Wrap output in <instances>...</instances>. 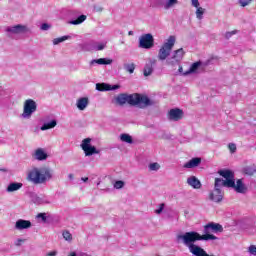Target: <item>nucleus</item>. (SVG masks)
<instances>
[{
	"instance_id": "obj_1",
	"label": "nucleus",
	"mask_w": 256,
	"mask_h": 256,
	"mask_svg": "<svg viewBox=\"0 0 256 256\" xmlns=\"http://www.w3.org/2000/svg\"><path fill=\"white\" fill-rule=\"evenodd\" d=\"M116 103H118V105H125V103H128L133 107H139V109H147V107L155 105V101L149 99V96L139 93L130 95L120 94L116 97Z\"/></svg>"
},
{
	"instance_id": "obj_2",
	"label": "nucleus",
	"mask_w": 256,
	"mask_h": 256,
	"mask_svg": "<svg viewBox=\"0 0 256 256\" xmlns=\"http://www.w3.org/2000/svg\"><path fill=\"white\" fill-rule=\"evenodd\" d=\"M53 177V173L51 169L48 167L44 168H34L32 171L28 173V181L34 183V185H42L43 183H47Z\"/></svg>"
},
{
	"instance_id": "obj_3",
	"label": "nucleus",
	"mask_w": 256,
	"mask_h": 256,
	"mask_svg": "<svg viewBox=\"0 0 256 256\" xmlns=\"http://www.w3.org/2000/svg\"><path fill=\"white\" fill-rule=\"evenodd\" d=\"M218 173L223 177L225 180L221 178H216L214 183V189L221 191V187H233V177L234 172L231 170H219Z\"/></svg>"
},
{
	"instance_id": "obj_4",
	"label": "nucleus",
	"mask_w": 256,
	"mask_h": 256,
	"mask_svg": "<svg viewBox=\"0 0 256 256\" xmlns=\"http://www.w3.org/2000/svg\"><path fill=\"white\" fill-rule=\"evenodd\" d=\"M173 47H175V36H169L158 52L159 61H165V59L171 55Z\"/></svg>"
},
{
	"instance_id": "obj_5",
	"label": "nucleus",
	"mask_w": 256,
	"mask_h": 256,
	"mask_svg": "<svg viewBox=\"0 0 256 256\" xmlns=\"http://www.w3.org/2000/svg\"><path fill=\"white\" fill-rule=\"evenodd\" d=\"M35 111H37V102L33 99L25 100L22 117L24 119H31V115H33Z\"/></svg>"
},
{
	"instance_id": "obj_6",
	"label": "nucleus",
	"mask_w": 256,
	"mask_h": 256,
	"mask_svg": "<svg viewBox=\"0 0 256 256\" xmlns=\"http://www.w3.org/2000/svg\"><path fill=\"white\" fill-rule=\"evenodd\" d=\"M155 45V39H153V35L151 34H143L139 39V47L140 49H152Z\"/></svg>"
},
{
	"instance_id": "obj_7",
	"label": "nucleus",
	"mask_w": 256,
	"mask_h": 256,
	"mask_svg": "<svg viewBox=\"0 0 256 256\" xmlns=\"http://www.w3.org/2000/svg\"><path fill=\"white\" fill-rule=\"evenodd\" d=\"M81 147L86 157H91V155H97L99 153L95 146H91V138L84 139L82 141Z\"/></svg>"
},
{
	"instance_id": "obj_8",
	"label": "nucleus",
	"mask_w": 256,
	"mask_h": 256,
	"mask_svg": "<svg viewBox=\"0 0 256 256\" xmlns=\"http://www.w3.org/2000/svg\"><path fill=\"white\" fill-rule=\"evenodd\" d=\"M185 57V50L183 48H179L173 52V55L170 60L167 61L168 65H179L181 61Z\"/></svg>"
},
{
	"instance_id": "obj_9",
	"label": "nucleus",
	"mask_w": 256,
	"mask_h": 256,
	"mask_svg": "<svg viewBox=\"0 0 256 256\" xmlns=\"http://www.w3.org/2000/svg\"><path fill=\"white\" fill-rule=\"evenodd\" d=\"M183 115V110L179 108H173L168 112V119L169 121H181V119H183Z\"/></svg>"
},
{
	"instance_id": "obj_10",
	"label": "nucleus",
	"mask_w": 256,
	"mask_h": 256,
	"mask_svg": "<svg viewBox=\"0 0 256 256\" xmlns=\"http://www.w3.org/2000/svg\"><path fill=\"white\" fill-rule=\"evenodd\" d=\"M229 188L234 189L236 193H246L247 186L243 183V179H238L235 184V176L233 177V186H229Z\"/></svg>"
},
{
	"instance_id": "obj_11",
	"label": "nucleus",
	"mask_w": 256,
	"mask_h": 256,
	"mask_svg": "<svg viewBox=\"0 0 256 256\" xmlns=\"http://www.w3.org/2000/svg\"><path fill=\"white\" fill-rule=\"evenodd\" d=\"M6 31H8V33H14L15 35H19L21 33H27V26L18 24L16 26L8 27Z\"/></svg>"
},
{
	"instance_id": "obj_12",
	"label": "nucleus",
	"mask_w": 256,
	"mask_h": 256,
	"mask_svg": "<svg viewBox=\"0 0 256 256\" xmlns=\"http://www.w3.org/2000/svg\"><path fill=\"white\" fill-rule=\"evenodd\" d=\"M209 199L214 203H221L223 201V192H221V190H215L214 188V191L209 194Z\"/></svg>"
},
{
	"instance_id": "obj_13",
	"label": "nucleus",
	"mask_w": 256,
	"mask_h": 256,
	"mask_svg": "<svg viewBox=\"0 0 256 256\" xmlns=\"http://www.w3.org/2000/svg\"><path fill=\"white\" fill-rule=\"evenodd\" d=\"M33 157L37 161H45L47 159L48 155L45 152V150H43L42 148H38L35 150Z\"/></svg>"
},
{
	"instance_id": "obj_14",
	"label": "nucleus",
	"mask_w": 256,
	"mask_h": 256,
	"mask_svg": "<svg viewBox=\"0 0 256 256\" xmlns=\"http://www.w3.org/2000/svg\"><path fill=\"white\" fill-rule=\"evenodd\" d=\"M15 227L19 231H21L23 229H29V228H31V221L19 219L16 221Z\"/></svg>"
},
{
	"instance_id": "obj_15",
	"label": "nucleus",
	"mask_w": 256,
	"mask_h": 256,
	"mask_svg": "<svg viewBox=\"0 0 256 256\" xmlns=\"http://www.w3.org/2000/svg\"><path fill=\"white\" fill-rule=\"evenodd\" d=\"M199 165H201V158H192L190 161L184 164V169H193L195 167H199Z\"/></svg>"
},
{
	"instance_id": "obj_16",
	"label": "nucleus",
	"mask_w": 256,
	"mask_h": 256,
	"mask_svg": "<svg viewBox=\"0 0 256 256\" xmlns=\"http://www.w3.org/2000/svg\"><path fill=\"white\" fill-rule=\"evenodd\" d=\"M187 183L190 187H193V189H201V181H199L195 176L189 177L187 179Z\"/></svg>"
},
{
	"instance_id": "obj_17",
	"label": "nucleus",
	"mask_w": 256,
	"mask_h": 256,
	"mask_svg": "<svg viewBox=\"0 0 256 256\" xmlns=\"http://www.w3.org/2000/svg\"><path fill=\"white\" fill-rule=\"evenodd\" d=\"M76 105H77L79 111H85V109L87 108V105H89V98L82 97V98L78 99Z\"/></svg>"
},
{
	"instance_id": "obj_18",
	"label": "nucleus",
	"mask_w": 256,
	"mask_h": 256,
	"mask_svg": "<svg viewBox=\"0 0 256 256\" xmlns=\"http://www.w3.org/2000/svg\"><path fill=\"white\" fill-rule=\"evenodd\" d=\"M23 187L22 183H10L7 187L8 193H13V191H19Z\"/></svg>"
},
{
	"instance_id": "obj_19",
	"label": "nucleus",
	"mask_w": 256,
	"mask_h": 256,
	"mask_svg": "<svg viewBox=\"0 0 256 256\" xmlns=\"http://www.w3.org/2000/svg\"><path fill=\"white\" fill-rule=\"evenodd\" d=\"M55 127H57V121L56 120H52V121L42 125L41 126V131H47L48 129H53Z\"/></svg>"
},
{
	"instance_id": "obj_20",
	"label": "nucleus",
	"mask_w": 256,
	"mask_h": 256,
	"mask_svg": "<svg viewBox=\"0 0 256 256\" xmlns=\"http://www.w3.org/2000/svg\"><path fill=\"white\" fill-rule=\"evenodd\" d=\"M92 63H97V65H111V63H113V60L107 58H100L93 60Z\"/></svg>"
},
{
	"instance_id": "obj_21",
	"label": "nucleus",
	"mask_w": 256,
	"mask_h": 256,
	"mask_svg": "<svg viewBox=\"0 0 256 256\" xmlns=\"http://www.w3.org/2000/svg\"><path fill=\"white\" fill-rule=\"evenodd\" d=\"M97 91H111V85L105 83H97L96 84Z\"/></svg>"
},
{
	"instance_id": "obj_22",
	"label": "nucleus",
	"mask_w": 256,
	"mask_h": 256,
	"mask_svg": "<svg viewBox=\"0 0 256 256\" xmlns=\"http://www.w3.org/2000/svg\"><path fill=\"white\" fill-rule=\"evenodd\" d=\"M87 20L86 15H80L76 20L70 21V25H81L84 21Z\"/></svg>"
},
{
	"instance_id": "obj_23",
	"label": "nucleus",
	"mask_w": 256,
	"mask_h": 256,
	"mask_svg": "<svg viewBox=\"0 0 256 256\" xmlns=\"http://www.w3.org/2000/svg\"><path fill=\"white\" fill-rule=\"evenodd\" d=\"M120 139L123 141V143H133V137H131L129 134H121Z\"/></svg>"
},
{
	"instance_id": "obj_24",
	"label": "nucleus",
	"mask_w": 256,
	"mask_h": 256,
	"mask_svg": "<svg viewBox=\"0 0 256 256\" xmlns=\"http://www.w3.org/2000/svg\"><path fill=\"white\" fill-rule=\"evenodd\" d=\"M196 17L197 19H203V15L205 14V9L203 7H196Z\"/></svg>"
},
{
	"instance_id": "obj_25",
	"label": "nucleus",
	"mask_w": 256,
	"mask_h": 256,
	"mask_svg": "<svg viewBox=\"0 0 256 256\" xmlns=\"http://www.w3.org/2000/svg\"><path fill=\"white\" fill-rule=\"evenodd\" d=\"M124 69L130 73L133 74L135 72V63H131V64H125L124 65Z\"/></svg>"
},
{
	"instance_id": "obj_26",
	"label": "nucleus",
	"mask_w": 256,
	"mask_h": 256,
	"mask_svg": "<svg viewBox=\"0 0 256 256\" xmlns=\"http://www.w3.org/2000/svg\"><path fill=\"white\" fill-rule=\"evenodd\" d=\"M144 77H149V75H151V73H153V66L152 65H146L144 67Z\"/></svg>"
},
{
	"instance_id": "obj_27",
	"label": "nucleus",
	"mask_w": 256,
	"mask_h": 256,
	"mask_svg": "<svg viewBox=\"0 0 256 256\" xmlns=\"http://www.w3.org/2000/svg\"><path fill=\"white\" fill-rule=\"evenodd\" d=\"M67 39H69V36H62L59 38H55L53 40V45H59V43H63V41H67Z\"/></svg>"
},
{
	"instance_id": "obj_28",
	"label": "nucleus",
	"mask_w": 256,
	"mask_h": 256,
	"mask_svg": "<svg viewBox=\"0 0 256 256\" xmlns=\"http://www.w3.org/2000/svg\"><path fill=\"white\" fill-rule=\"evenodd\" d=\"M179 3V0H168L165 4V9H171L174 5H177Z\"/></svg>"
},
{
	"instance_id": "obj_29",
	"label": "nucleus",
	"mask_w": 256,
	"mask_h": 256,
	"mask_svg": "<svg viewBox=\"0 0 256 256\" xmlns=\"http://www.w3.org/2000/svg\"><path fill=\"white\" fill-rule=\"evenodd\" d=\"M255 172L256 170L251 166H247L246 168H244V173L246 175H255Z\"/></svg>"
},
{
	"instance_id": "obj_30",
	"label": "nucleus",
	"mask_w": 256,
	"mask_h": 256,
	"mask_svg": "<svg viewBox=\"0 0 256 256\" xmlns=\"http://www.w3.org/2000/svg\"><path fill=\"white\" fill-rule=\"evenodd\" d=\"M199 67H201V62H194L190 67V73H195Z\"/></svg>"
},
{
	"instance_id": "obj_31",
	"label": "nucleus",
	"mask_w": 256,
	"mask_h": 256,
	"mask_svg": "<svg viewBox=\"0 0 256 256\" xmlns=\"http://www.w3.org/2000/svg\"><path fill=\"white\" fill-rule=\"evenodd\" d=\"M65 241H72L73 240V235H71V232L70 231H64L62 233Z\"/></svg>"
},
{
	"instance_id": "obj_32",
	"label": "nucleus",
	"mask_w": 256,
	"mask_h": 256,
	"mask_svg": "<svg viewBox=\"0 0 256 256\" xmlns=\"http://www.w3.org/2000/svg\"><path fill=\"white\" fill-rule=\"evenodd\" d=\"M160 167H161V166H160L159 163H157V162L151 163V164L149 165L150 171H159V168H160Z\"/></svg>"
},
{
	"instance_id": "obj_33",
	"label": "nucleus",
	"mask_w": 256,
	"mask_h": 256,
	"mask_svg": "<svg viewBox=\"0 0 256 256\" xmlns=\"http://www.w3.org/2000/svg\"><path fill=\"white\" fill-rule=\"evenodd\" d=\"M125 187V182L118 180L114 183V189H123Z\"/></svg>"
},
{
	"instance_id": "obj_34",
	"label": "nucleus",
	"mask_w": 256,
	"mask_h": 256,
	"mask_svg": "<svg viewBox=\"0 0 256 256\" xmlns=\"http://www.w3.org/2000/svg\"><path fill=\"white\" fill-rule=\"evenodd\" d=\"M228 149H229L230 153H235L237 151V145H235V143H229Z\"/></svg>"
},
{
	"instance_id": "obj_35",
	"label": "nucleus",
	"mask_w": 256,
	"mask_h": 256,
	"mask_svg": "<svg viewBox=\"0 0 256 256\" xmlns=\"http://www.w3.org/2000/svg\"><path fill=\"white\" fill-rule=\"evenodd\" d=\"M251 1L253 0H239V4L241 5V7H247V5L251 4Z\"/></svg>"
},
{
	"instance_id": "obj_36",
	"label": "nucleus",
	"mask_w": 256,
	"mask_h": 256,
	"mask_svg": "<svg viewBox=\"0 0 256 256\" xmlns=\"http://www.w3.org/2000/svg\"><path fill=\"white\" fill-rule=\"evenodd\" d=\"M37 217H38V219H42V221H43L44 223H47V214H45V213H39V214L37 215Z\"/></svg>"
},
{
	"instance_id": "obj_37",
	"label": "nucleus",
	"mask_w": 256,
	"mask_h": 256,
	"mask_svg": "<svg viewBox=\"0 0 256 256\" xmlns=\"http://www.w3.org/2000/svg\"><path fill=\"white\" fill-rule=\"evenodd\" d=\"M237 34V30H233L231 32H226L225 37L226 39H231V37H233V35Z\"/></svg>"
},
{
	"instance_id": "obj_38",
	"label": "nucleus",
	"mask_w": 256,
	"mask_h": 256,
	"mask_svg": "<svg viewBox=\"0 0 256 256\" xmlns=\"http://www.w3.org/2000/svg\"><path fill=\"white\" fill-rule=\"evenodd\" d=\"M248 251L251 255H256V246L255 245H251L249 248H248Z\"/></svg>"
},
{
	"instance_id": "obj_39",
	"label": "nucleus",
	"mask_w": 256,
	"mask_h": 256,
	"mask_svg": "<svg viewBox=\"0 0 256 256\" xmlns=\"http://www.w3.org/2000/svg\"><path fill=\"white\" fill-rule=\"evenodd\" d=\"M164 207H165V204H160V208L155 210V213H157L158 215L161 214L163 212Z\"/></svg>"
},
{
	"instance_id": "obj_40",
	"label": "nucleus",
	"mask_w": 256,
	"mask_h": 256,
	"mask_svg": "<svg viewBox=\"0 0 256 256\" xmlns=\"http://www.w3.org/2000/svg\"><path fill=\"white\" fill-rule=\"evenodd\" d=\"M41 29H42V31H47L49 29V24H47V23L42 24Z\"/></svg>"
},
{
	"instance_id": "obj_41",
	"label": "nucleus",
	"mask_w": 256,
	"mask_h": 256,
	"mask_svg": "<svg viewBox=\"0 0 256 256\" xmlns=\"http://www.w3.org/2000/svg\"><path fill=\"white\" fill-rule=\"evenodd\" d=\"M192 7H199V0H191Z\"/></svg>"
},
{
	"instance_id": "obj_42",
	"label": "nucleus",
	"mask_w": 256,
	"mask_h": 256,
	"mask_svg": "<svg viewBox=\"0 0 256 256\" xmlns=\"http://www.w3.org/2000/svg\"><path fill=\"white\" fill-rule=\"evenodd\" d=\"M103 49H105V44H103V43L98 44L97 51H103Z\"/></svg>"
},
{
	"instance_id": "obj_43",
	"label": "nucleus",
	"mask_w": 256,
	"mask_h": 256,
	"mask_svg": "<svg viewBox=\"0 0 256 256\" xmlns=\"http://www.w3.org/2000/svg\"><path fill=\"white\" fill-rule=\"evenodd\" d=\"M21 243H25V240H23V239H18V240L15 242V245H16L17 247H19V246H21Z\"/></svg>"
},
{
	"instance_id": "obj_44",
	"label": "nucleus",
	"mask_w": 256,
	"mask_h": 256,
	"mask_svg": "<svg viewBox=\"0 0 256 256\" xmlns=\"http://www.w3.org/2000/svg\"><path fill=\"white\" fill-rule=\"evenodd\" d=\"M94 9L97 13H101V11H103V8L99 6H95Z\"/></svg>"
},
{
	"instance_id": "obj_45",
	"label": "nucleus",
	"mask_w": 256,
	"mask_h": 256,
	"mask_svg": "<svg viewBox=\"0 0 256 256\" xmlns=\"http://www.w3.org/2000/svg\"><path fill=\"white\" fill-rule=\"evenodd\" d=\"M56 255H57V251H51L46 254V256H56Z\"/></svg>"
},
{
	"instance_id": "obj_46",
	"label": "nucleus",
	"mask_w": 256,
	"mask_h": 256,
	"mask_svg": "<svg viewBox=\"0 0 256 256\" xmlns=\"http://www.w3.org/2000/svg\"><path fill=\"white\" fill-rule=\"evenodd\" d=\"M119 85H113V86H111L110 85V91H115V89H119Z\"/></svg>"
},
{
	"instance_id": "obj_47",
	"label": "nucleus",
	"mask_w": 256,
	"mask_h": 256,
	"mask_svg": "<svg viewBox=\"0 0 256 256\" xmlns=\"http://www.w3.org/2000/svg\"><path fill=\"white\" fill-rule=\"evenodd\" d=\"M82 181H84V183H87V181H89L88 177L82 178Z\"/></svg>"
},
{
	"instance_id": "obj_48",
	"label": "nucleus",
	"mask_w": 256,
	"mask_h": 256,
	"mask_svg": "<svg viewBox=\"0 0 256 256\" xmlns=\"http://www.w3.org/2000/svg\"><path fill=\"white\" fill-rule=\"evenodd\" d=\"M69 256H77V253H76V252H71V253L69 254Z\"/></svg>"
},
{
	"instance_id": "obj_49",
	"label": "nucleus",
	"mask_w": 256,
	"mask_h": 256,
	"mask_svg": "<svg viewBox=\"0 0 256 256\" xmlns=\"http://www.w3.org/2000/svg\"><path fill=\"white\" fill-rule=\"evenodd\" d=\"M128 35H133V31H129V32H128Z\"/></svg>"
},
{
	"instance_id": "obj_50",
	"label": "nucleus",
	"mask_w": 256,
	"mask_h": 256,
	"mask_svg": "<svg viewBox=\"0 0 256 256\" xmlns=\"http://www.w3.org/2000/svg\"><path fill=\"white\" fill-rule=\"evenodd\" d=\"M182 70H183V67L180 66V67H179V71H182Z\"/></svg>"
},
{
	"instance_id": "obj_51",
	"label": "nucleus",
	"mask_w": 256,
	"mask_h": 256,
	"mask_svg": "<svg viewBox=\"0 0 256 256\" xmlns=\"http://www.w3.org/2000/svg\"><path fill=\"white\" fill-rule=\"evenodd\" d=\"M155 256H161V255H159V254H156Z\"/></svg>"
}]
</instances>
